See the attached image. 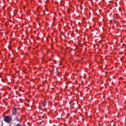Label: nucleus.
<instances>
[{
	"label": "nucleus",
	"mask_w": 126,
	"mask_h": 126,
	"mask_svg": "<svg viewBox=\"0 0 126 126\" xmlns=\"http://www.w3.org/2000/svg\"><path fill=\"white\" fill-rule=\"evenodd\" d=\"M22 126H26L25 125H23Z\"/></svg>",
	"instance_id": "6e6552de"
},
{
	"label": "nucleus",
	"mask_w": 126,
	"mask_h": 126,
	"mask_svg": "<svg viewBox=\"0 0 126 126\" xmlns=\"http://www.w3.org/2000/svg\"><path fill=\"white\" fill-rule=\"evenodd\" d=\"M59 64L60 65H61V63H60V64Z\"/></svg>",
	"instance_id": "1a4fd4ad"
},
{
	"label": "nucleus",
	"mask_w": 126,
	"mask_h": 126,
	"mask_svg": "<svg viewBox=\"0 0 126 126\" xmlns=\"http://www.w3.org/2000/svg\"><path fill=\"white\" fill-rule=\"evenodd\" d=\"M71 102H70V104H71Z\"/></svg>",
	"instance_id": "9b49d317"
},
{
	"label": "nucleus",
	"mask_w": 126,
	"mask_h": 126,
	"mask_svg": "<svg viewBox=\"0 0 126 126\" xmlns=\"http://www.w3.org/2000/svg\"><path fill=\"white\" fill-rule=\"evenodd\" d=\"M56 70H57V72L58 71V69L57 68H56Z\"/></svg>",
	"instance_id": "0eeeda50"
},
{
	"label": "nucleus",
	"mask_w": 126,
	"mask_h": 126,
	"mask_svg": "<svg viewBox=\"0 0 126 126\" xmlns=\"http://www.w3.org/2000/svg\"><path fill=\"white\" fill-rule=\"evenodd\" d=\"M22 120V118L21 117L20 118H19L17 116H16V117L14 118V120L16 121L17 122H19L21 121Z\"/></svg>",
	"instance_id": "f03ea898"
},
{
	"label": "nucleus",
	"mask_w": 126,
	"mask_h": 126,
	"mask_svg": "<svg viewBox=\"0 0 126 126\" xmlns=\"http://www.w3.org/2000/svg\"><path fill=\"white\" fill-rule=\"evenodd\" d=\"M46 126L44 125V126Z\"/></svg>",
	"instance_id": "9d476101"
},
{
	"label": "nucleus",
	"mask_w": 126,
	"mask_h": 126,
	"mask_svg": "<svg viewBox=\"0 0 126 126\" xmlns=\"http://www.w3.org/2000/svg\"><path fill=\"white\" fill-rule=\"evenodd\" d=\"M63 2V0H62L61 1V3L62 2Z\"/></svg>",
	"instance_id": "423d86ee"
},
{
	"label": "nucleus",
	"mask_w": 126,
	"mask_h": 126,
	"mask_svg": "<svg viewBox=\"0 0 126 126\" xmlns=\"http://www.w3.org/2000/svg\"><path fill=\"white\" fill-rule=\"evenodd\" d=\"M17 111L16 109V108H14L12 111V114L14 115H16L17 114Z\"/></svg>",
	"instance_id": "7ed1b4c3"
},
{
	"label": "nucleus",
	"mask_w": 126,
	"mask_h": 126,
	"mask_svg": "<svg viewBox=\"0 0 126 126\" xmlns=\"http://www.w3.org/2000/svg\"><path fill=\"white\" fill-rule=\"evenodd\" d=\"M14 126H21V125L20 124L18 123L17 124L14 125Z\"/></svg>",
	"instance_id": "39448f33"
},
{
	"label": "nucleus",
	"mask_w": 126,
	"mask_h": 126,
	"mask_svg": "<svg viewBox=\"0 0 126 126\" xmlns=\"http://www.w3.org/2000/svg\"><path fill=\"white\" fill-rule=\"evenodd\" d=\"M12 120V118L9 115L5 116L4 118V121L8 123H9Z\"/></svg>",
	"instance_id": "f257e3e1"
},
{
	"label": "nucleus",
	"mask_w": 126,
	"mask_h": 126,
	"mask_svg": "<svg viewBox=\"0 0 126 126\" xmlns=\"http://www.w3.org/2000/svg\"><path fill=\"white\" fill-rule=\"evenodd\" d=\"M42 105L44 106H45L46 105V101H45L43 102Z\"/></svg>",
	"instance_id": "20e7f679"
}]
</instances>
